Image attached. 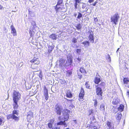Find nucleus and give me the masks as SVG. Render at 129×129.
Listing matches in <instances>:
<instances>
[{
  "mask_svg": "<svg viewBox=\"0 0 129 129\" xmlns=\"http://www.w3.org/2000/svg\"><path fill=\"white\" fill-rule=\"evenodd\" d=\"M18 111L14 109L13 111L12 114L13 115L16 114L18 116Z\"/></svg>",
  "mask_w": 129,
  "mask_h": 129,
  "instance_id": "obj_29",
  "label": "nucleus"
},
{
  "mask_svg": "<svg viewBox=\"0 0 129 129\" xmlns=\"http://www.w3.org/2000/svg\"><path fill=\"white\" fill-rule=\"evenodd\" d=\"M30 62L32 63L31 67L33 69H35L37 67L34 66L35 65H38L40 64V61L39 60L38 58L35 57H34L33 59L31 60Z\"/></svg>",
  "mask_w": 129,
  "mask_h": 129,
  "instance_id": "obj_3",
  "label": "nucleus"
},
{
  "mask_svg": "<svg viewBox=\"0 0 129 129\" xmlns=\"http://www.w3.org/2000/svg\"><path fill=\"white\" fill-rule=\"evenodd\" d=\"M78 77L80 79H81L82 78V75L81 74L78 73Z\"/></svg>",
  "mask_w": 129,
  "mask_h": 129,
  "instance_id": "obj_46",
  "label": "nucleus"
},
{
  "mask_svg": "<svg viewBox=\"0 0 129 129\" xmlns=\"http://www.w3.org/2000/svg\"><path fill=\"white\" fill-rule=\"evenodd\" d=\"M117 116L116 117V119L117 120L119 121L120 120L121 118L122 115L121 113H118L117 114Z\"/></svg>",
  "mask_w": 129,
  "mask_h": 129,
  "instance_id": "obj_26",
  "label": "nucleus"
},
{
  "mask_svg": "<svg viewBox=\"0 0 129 129\" xmlns=\"http://www.w3.org/2000/svg\"><path fill=\"white\" fill-rule=\"evenodd\" d=\"M80 71L81 73L84 74L87 73V72L83 67H81L80 69Z\"/></svg>",
  "mask_w": 129,
  "mask_h": 129,
  "instance_id": "obj_22",
  "label": "nucleus"
},
{
  "mask_svg": "<svg viewBox=\"0 0 129 129\" xmlns=\"http://www.w3.org/2000/svg\"><path fill=\"white\" fill-rule=\"evenodd\" d=\"M67 62L69 64V66L71 65L73 62V59L72 58L70 57L67 60Z\"/></svg>",
  "mask_w": 129,
  "mask_h": 129,
  "instance_id": "obj_23",
  "label": "nucleus"
},
{
  "mask_svg": "<svg viewBox=\"0 0 129 129\" xmlns=\"http://www.w3.org/2000/svg\"><path fill=\"white\" fill-rule=\"evenodd\" d=\"M77 15V14L76 13H75L74 14V16L75 17H76Z\"/></svg>",
  "mask_w": 129,
  "mask_h": 129,
  "instance_id": "obj_56",
  "label": "nucleus"
},
{
  "mask_svg": "<svg viewBox=\"0 0 129 129\" xmlns=\"http://www.w3.org/2000/svg\"><path fill=\"white\" fill-rule=\"evenodd\" d=\"M89 115L93 113V110L92 109L89 110H88Z\"/></svg>",
  "mask_w": 129,
  "mask_h": 129,
  "instance_id": "obj_40",
  "label": "nucleus"
},
{
  "mask_svg": "<svg viewBox=\"0 0 129 129\" xmlns=\"http://www.w3.org/2000/svg\"><path fill=\"white\" fill-rule=\"evenodd\" d=\"M109 58H110V56H109Z\"/></svg>",
  "mask_w": 129,
  "mask_h": 129,
  "instance_id": "obj_58",
  "label": "nucleus"
},
{
  "mask_svg": "<svg viewBox=\"0 0 129 129\" xmlns=\"http://www.w3.org/2000/svg\"><path fill=\"white\" fill-rule=\"evenodd\" d=\"M70 112V111L67 109H65L63 110V115L64 120V121H60L57 123V125H63L66 127L68 126V124L66 122V121H67L69 119V114Z\"/></svg>",
  "mask_w": 129,
  "mask_h": 129,
  "instance_id": "obj_1",
  "label": "nucleus"
},
{
  "mask_svg": "<svg viewBox=\"0 0 129 129\" xmlns=\"http://www.w3.org/2000/svg\"><path fill=\"white\" fill-rule=\"evenodd\" d=\"M64 110L63 109L61 106L57 104L55 106L54 110L56 114L57 115H60L62 113L63 114V111Z\"/></svg>",
  "mask_w": 129,
  "mask_h": 129,
  "instance_id": "obj_4",
  "label": "nucleus"
},
{
  "mask_svg": "<svg viewBox=\"0 0 129 129\" xmlns=\"http://www.w3.org/2000/svg\"><path fill=\"white\" fill-rule=\"evenodd\" d=\"M76 52L78 53H80L81 52V49H76Z\"/></svg>",
  "mask_w": 129,
  "mask_h": 129,
  "instance_id": "obj_47",
  "label": "nucleus"
},
{
  "mask_svg": "<svg viewBox=\"0 0 129 129\" xmlns=\"http://www.w3.org/2000/svg\"><path fill=\"white\" fill-rule=\"evenodd\" d=\"M58 118L59 120L60 121L61 120V116H59L58 117Z\"/></svg>",
  "mask_w": 129,
  "mask_h": 129,
  "instance_id": "obj_54",
  "label": "nucleus"
},
{
  "mask_svg": "<svg viewBox=\"0 0 129 129\" xmlns=\"http://www.w3.org/2000/svg\"><path fill=\"white\" fill-rule=\"evenodd\" d=\"M67 100V101L68 102L69 101H70L71 102H72V101H73V100H68V99H66Z\"/></svg>",
  "mask_w": 129,
  "mask_h": 129,
  "instance_id": "obj_53",
  "label": "nucleus"
},
{
  "mask_svg": "<svg viewBox=\"0 0 129 129\" xmlns=\"http://www.w3.org/2000/svg\"><path fill=\"white\" fill-rule=\"evenodd\" d=\"M54 120L52 119H51L50 120V122L48 124V127L50 129L52 128L53 124L52 123L54 122Z\"/></svg>",
  "mask_w": 129,
  "mask_h": 129,
  "instance_id": "obj_16",
  "label": "nucleus"
},
{
  "mask_svg": "<svg viewBox=\"0 0 129 129\" xmlns=\"http://www.w3.org/2000/svg\"><path fill=\"white\" fill-rule=\"evenodd\" d=\"M81 25H77L76 27L78 30H79L81 28Z\"/></svg>",
  "mask_w": 129,
  "mask_h": 129,
  "instance_id": "obj_45",
  "label": "nucleus"
},
{
  "mask_svg": "<svg viewBox=\"0 0 129 129\" xmlns=\"http://www.w3.org/2000/svg\"><path fill=\"white\" fill-rule=\"evenodd\" d=\"M44 96L45 100L47 101L49 97L48 93V90L46 87H44Z\"/></svg>",
  "mask_w": 129,
  "mask_h": 129,
  "instance_id": "obj_10",
  "label": "nucleus"
},
{
  "mask_svg": "<svg viewBox=\"0 0 129 129\" xmlns=\"http://www.w3.org/2000/svg\"><path fill=\"white\" fill-rule=\"evenodd\" d=\"M94 101V106L95 107H96L98 105V102L96 100H93Z\"/></svg>",
  "mask_w": 129,
  "mask_h": 129,
  "instance_id": "obj_37",
  "label": "nucleus"
},
{
  "mask_svg": "<svg viewBox=\"0 0 129 129\" xmlns=\"http://www.w3.org/2000/svg\"><path fill=\"white\" fill-rule=\"evenodd\" d=\"M94 0H88V2L90 3L93 2Z\"/></svg>",
  "mask_w": 129,
  "mask_h": 129,
  "instance_id": "obj_50",
  "label": "nucleus"
},
{
  "mask_svg": "<svg viewBox=\"0 0 129 129\" xmlns=\"http://www.w3.org/2000/svg\"><path fill=\"white\" fill-rule=\"evenodd\" d=\"M77 60L80 62L81 61V59L79 57H78L77 58Z\"/></svg>",
  "mask_w": 129,
  "mask_h": 129,
  "instance_id": "obj_51",
  "label": "nucleus"
},
{
  "mask_svg": "<svg viewBox=\"0 0 129 129\" xmlns=\"http://www.w3.org/2000/svg\"><path fill=\"white\" fill-rule=\"evenodd\" d=\"M17 101H13L14 103L13 104V108L14 109H17L18 108L19 106Z\"/></svg>",
  "mask_w": 129,
  "mask_h": 129,
  "instance_id": "obj_15",
  "label": "nucleus"
},
{
  "mask_svg": "<svg viewBox=\"0 0 129 129\" xmlns=\"http://www.w3.org/2000/svg\"><path fill=\"white\" fill-rule=\"evenodd\" d=\"M85 95V92L83 87L81 88L80 93L79 94L78 100L80 101H83L84 100V98Z\"/></svg>",
  "mask_w": 129,
  "mask_h": 129,
  "instance_id": "obj_7",
  "label": "nucleus"
},
{
  "mask_svg": "<svg viewBox=\"0 0 129 129\" xmlns=\"http://www.w3.org/2000/svg\"><path fill=\"white\" fill-rule=\"evenodd\" d=\"M82 44H83L85 47H87L90 46V44L88 41H86L83 42Z\"/></svg>",
  "mask_w": 129,
  "mask_h": 129,
  "instance_id": "obj_25",
  "label": "nucleus"
},
{
  "mask_svg": "<svg viewBox=\"0 0 129 129\" xmlns=\"http://www.w3.org/2000/svg\"><path fill=\"white\" fill-rule=\"evenodd\" d=\"M97 87L96 88V94L98 96V99L99 100H101L103 99L102 94L103 92L102 90L101 87H98L97 85Z\"/></svg>",
  "mask_w": 129,
  "mask_h": 129,
  "instance_id": "obj_5",
  "label": "nucleus"
},
{
  "mask_svg": "<svg viewBox=\"0 0 129 129\" xmlns=\"http://www.w3.org/2000/svg\"><path fill=\"white\" fill-rule=\"evenodd\" d=\"M49 37L53 40H56L57 38V36L55 34H53L50 35Z\"/></svg>",
  "mask_w": 129,
  "mask_h": 129,
  "instance_id": "obj_19",
  "label": "nucleus"
},
{
  "mask_svg": "<svg viewBox=\"0 0 129 129\" xmlns=\"http://www.w3.org/2000/svg\"><path fill=\"white\" fill-rule=\"evenodd\" d=\"M75 2L78 3V4L80 3L81 0H74Z\"/></svg>",
  "mask_w": 129,
  "mask_h": 129,
  "instance_id": "obj_48",
  "label": "nucleus"
},
{
  "mask_svg": "<svg viewBox=\"0 0 129 129\" xmlns=\"http://www.w3.org/2000/svg\"><path fill=\"white\" fill-rule=\"evenodd\" d=\"M105 106L103 104H101L100 106V110L104 112L105 111Z\"/></svg>",
  "mask_w": 129,
  "mask_h": 129,
  "instance_id": "obj_21",
  "label": "nucleus"
},
{
  "mask_svg": "<svg viewBox=\"0 0 129 129\" xmlns=\"http://www.w3.org/2000/svg\"><path fill=\"white\" fill-rule=\"evenodd\" d=\"M60 82L61 84H65L66 82V81L60 79Z\"/></svg>",
  "mask_w": 129,
  "mask_h": 129,
  "instance_id": "obj_41",
  "label": "nucleus"
},
{
  "mask_svg": "<svg viewBox=\"0 0 129 129\" xmlns=\"http://www.w3.org/2000/svg\"><path fill=\"white\" fill-rule=\"evenodd\" d=\"M59 66H60L62 67V65L64 64V63L65 62V59H60L59 60Z\"/></svg>",
  "mask_w": 129,
  "mask_h": 129,
  "instance_id": "obj_18",
  "label": "nucleus"
},
{
  "mask_svg": "<svg viewBox=\"0 0 129 129\" xmlns=\"http://www.w3.org/2000/svg\"><path fill=\"white\" fill-rule=\"evenodd\" d=\"M4 118H0V125H1L3 124L4 122L3 121V119Z\"/></svg>",
  "mask_w": 129,
  "mask_h": 129,
  "instance_id": "obj_35",
  "label": "nucleus"
},
{
  "mask_svg": "<svg viewBox=\"0 0 129 129\" xmlns=\"http://www.w3.org/2000/svg\"><path fill=\"white\" fill-rule=\"evenodd\" d=\"M97 2H95L94 3L92 4V5L93 6H95Z\"/></svg>",
  "mask_w": 129,
  "mask_h": 129,
  "instance_id": "obj_52",
  "label": "nucleus"
},
{
  "mask_svg": "<svg viewBox=\"0 0 129 129\" xmlns=\"http://www.w3.org/2000/svg\"><path fill=\"white\" fill-rule=\"evenodd\" d=\"M98 22V20L97 18H94L93 22L95 24H99Z\"/></svg>",
  "mask_w": 129,
  "mask_h": 129,
  "instance_id": "obj_33",
  "label": "nucleus"
},
{
  "mask_svg": "<svg viewBox=\"0 0 129 129\" xmlns=\"http://www.w3.org/2000/svg\"><path fill=\"white\" fill-rule=\"evenodd\" d=\"M128 87L129 88V86H128Z\"/></svg>",
  "mask_w": 129,
  "mask_h": 129,
  "instance_id": "obj_57",
  "label": "nucleus"
},
{
  "mask_svg": "<svg viewBox=\"0 0 129 129\" xmlns=\"http://www.w3.org/2000/svg\"><path fill=\"white\" fill-rule=\"evenodd\" d=\"M13 114H9L7 115V119H9L12 118Z\"/></svg>",
  "mask_w": 129,
  "mask_h": 129,
  "instance_id": "obj_34",
  "label": "nucleus"
},
{
  "mask_svg": "<svg viewBox=\"0 0 129 129\" xmlns=\"http://www.w3.org/2000/svg\"><path fill=\"white\" fill-rule=\"evenodd\" d=\"M66 97L69 98H71L73 96L71 92L69 90L67 91L66 93Z\"/></svg>",
  "mask_w": 129,
  "mask_h": 129,
  "instance_id": "obj_13",
  "label": "nucleus"
},
{
  "mask_svg": "<svg viewBox=\"0 0 129 129\" xmlns=\"http://www.w3.org/2000/svg\"><path fill=\"white\" fill-rule=\"evenodd\" d=\"M88 33L89 34L88 37L89 40L90 42L93 43L94 42L93 31L90 30L88 31Z\"/></svg>",
  "mask_w": 129,
  "mask_h": 129,
  "instance_id": "obj_8",
  "label": "nucleus"
},
{
  "mask_svg": "<svg viewBox=\"0 0 129 129\" xmlns=\"http://www.w3.org/2000/svg\"><path fill=\"white\" fill-rule=\"evenodd\" d=\"M48 51L49 53H50L52 51L54 47L51 46H48Z\"/></svg>",
  "mask_w": 129,
  "mask_h": 129,
  "instance_id": "obj_27",
  "label": "nucleus"
},
{
  "mask_svg": "<svg viewBox=\"0 0 129 129\" xmlns=\"http://www.w3.org/2000/svg\"><path fill=\"white\" fill-rule=\"evenodd\" d=\"M33 113L31 111H29L27 113V120L29 121L33 117Z\"/></svg>",
  "mask_w": 129,
  "mask_h": 129,
  "instance_id": "obj_11",
  "label": "nucleus"
},
{
  "mask_svg": "<svg viewBox=\"0 0 129 129\" xmlns=\"http://www.w3.org/2000/svg\"><path fill=\"white\" fill-rule=\"evenodd\" d=\"M30 12V11H29V13Z\"/></svg>",
  "mask_w": 129,
  "mask_h": 129,
  "instance_id": "obj_59",
  "label": "nucleus"
},
{
  "mask_svg": "<svg viewBox=\"0 0 129 129\" xmlns=\"http://www.w3.org/2000/svg\"><path fill=\"white\" fill-rule=\"evenodd\" d=\"M52 129H60V127L58 126L55 125Z\"/></svg>",
  "mask_w": 129,
  "mask_h": 129,
  "instance_id": "obj_39",
  "label": "nucleus"
},
{
  "mask_svg": "<svg viewBox=\"0 0 129 129\" xmlns=\"http://www.w3.org/2000/svg\"><path fill=\"white\" fill-rule=\"evenodd\" d=\"M88 82H86L85 84L86 87L87 88H90V86L89 84H88Z\"/></svg>",
  "mask_w": 129,
  "mask_h": 129,
  "instance_id": "obj_36",
  "label": "nucleus"
},
{
  "mask_svg": "<svg viewBox=\"0 0 129 129\" xmlns=\"http://www.w3.org/2000/svg\"><path fill=\"white\" fill-rule=\"evenodd\" d=\"M21 95L18 91L14 90L13 93L12 98L13 101H17L21 99Z\"/></svg>",
  "mask_w": 129,
  "mask_h": 129,
  "instance_id": "obj_2",
  "label": "nucleus"
},
{
  "mask_svg": "<svg viewBox=\"0 0 129 129\" xmlns=\"http://www.w3.org/2000/svg\"><path fill=\"white\" fill-rule=\"evenodd\" d=\"M111 122H110L108 121H107L106 124L107 125V126H108L109 128L111 127Z\"/></svg>",
  "mask_w": 129,
  "mask_h": 129,
  "instance_id": "obj_32",
  "label": "nucleus"
},
{
  "mask_svg": "<svg viewBox=\"0 0 129 129\" xmlns=\"http://www.w3.org/2000/svg\"><path fill=\"white\" fill-rule=\"evenodd\" d=\"M101 80L100 78L95 77L94 78V83L97 84H99V83L101 82Z\"/></svg>",
  "mask_w": 129,
  "mask_h": 129,
  "instance_id": "obj_14",
  "label": "nucleus"
},
{
  "mask_svg": "<svg viewBox=\"0 0 129 129\" xmlns=\"http://www.w3.org/2000/svg\"><path fill=\"white\" fill-rule=\"evenodd\" d=\"M11 33L13 34V36H16L17 35L16 31L13 25H12L11 26Z\"/></svg>",
  "mask_w": 129,
  "mask_h": 129,
  "instance_id": "obj_12",
  "label": "nucleus"
},
{
  "mask_svg": "<svg viewBox=\"0 0 129 129\" xmlns=\"http://www.w3.org/2000/svg\"><path fill=\"white\" fill-rule=\"evenodd\" d=\"M39 76L40 78V79L42 80V79L43 76L42 74V72L41 71L40 72Z\"/></svg>",
  "mask_w": 129,
  "mask_h": 129,
  "instance_id": "obj_44",
  "label": "nucleus"
},
{
  "mask_svg": "<svg viewBox=\"0 0 129 129\" xmlns=\"http://www.w3.org/2000/svg\"><path fill=\"white\" fill-rule=\"evenodd\" d=\"M105 85V83L104 82H101L98 85L100 86L99 87H101V88H104Z\"/></svg>",
  "mask_w": 129,
  "mask_h": 129,
  "instance_id": "obj_24",
  "label": "nucleus"
},
{
  "mask_svg": "<svg viewBox=\"0 0 129 129\" xmlns=\"http://www.w3.org/2000/svg\"><path fill=\"white\" fill-rule=\"evenodd\" d=\"M82 14L80 13H78V16L77 17V18L78 19H80L81 17H82Z\"/></svg>",
  "mask_w": 129,
  "mask_h": 129,
  "instance_id": "obj_43",
  "label": "nucleus"
},
{
  "mask_svg": "<svg viewBox=\"0 0 129 129\" xmlns=\"http://www.w3.org/2000/svg\"><path fill=\"white\" fill-rule=\"evenodd\" d=\"M66 75L69 76H71L72 74V72L69 70H68L66 72Z\"/></svg>",
  "mask_w": 129,
  "mask_h": 129,
  "instance_id": "obj_30",
  "label": "nucleus"
},
{
  "mask_svg": "<svg viewBox=\"0 0 129 129\" xmlns=\"http://www.w3.org/2000/svg\"><path fill=\"white\" fill-rule=\"evenodd\" d=\"M124 84H127L129 82V79L128 78H124L123 79Z\"/></svg>",
  "mask_w": 129,
  "mask_h": 129,
  "instance_id": "obj_20",
  "label": "nucleus"
},
{
  "mask_svg": "<svg viewBox=\"0 0 129 129\" xmlns=\"http://www.w3.org/2000/svg\"><path fill=\"white\" fill-rule=\"evenodd\" d=\"M124 109V106L123 105L121 104L119 107L117 109L118 111L122 112L123 111Z\"/></svg>",
  "mask_w": 129,
  "mask_h": 129,
  "instance_id": "obj_17",
  "label": "nucleus"
},
{
  "mask_svg": "<svg viewBox=\"0 0 129 129\" xmlns=\"http://www.w3.org/2000/svg\"><path fill=\"white\" fill-rule=\"evenodd\" d=\"M29 33L30 34V37H33L35 34V32L34 31H32L31 30L29 31Z\"/></svg>",
  "mask_w": 129,
  "mask_h": 129,
  "instance_id": "obj_31",
  "label": "nucleus"
},
{
  "mask_svg": "<svg viewBox=\"0 0 129 129\" xmlns=\"http://www.w3.org/2000/svg\"><path fill=\"white\" fill-rule=\"evenodd\" d=\"M3 8V7L1 5H0V9H2Z\"/></svg>",
  "mask_w": 129,
  "mask_h": 129,
  "instance_id": "obj_55",
  "label": "nucleus"
},
{
  "mask_svg": "<svg viewBox=\"0 0 129 129\" xmlns=\"http://www.w3.org/2000/svg\"><path fill=\"white\" fill-rule=\"evenodd\" d=\"M62 2L63 0H58V1L57 4L56 5L55 8L56 12H58V10H59L61 9L60 7H58V6L60 5L62 3Z\"/></svg>",
  "mask_w": 129,
  "mask_h": 129,
  "instance_id": "obj_9",
  "label": "nucleus"
},
{
  "mask_svg": "<svg viewBox=\"0 0 129 129\" xmlns=\"http://www.w3.org/2000/svg\"><path fill=\"white\" fill-rule=\"evenodd\" d=\"M12 119L15 121H17L19 119L18 117L14 115H13Z\"/></svg>",
  "mask_w": 129,
  "mask_h": 129,
  "instance_id": "obj_28",
  "label": "nucleus"
},
{
  "mask_svg": "<svg viewBox=\"0 0 129 129\" xmlns=\"http://www.w3.org/2000/svg\"><path fill=\"white\" fill-rule=\"evenodd\" d=\"M112 103L113 105H116L118 104V103L115 100L112 101Z\"/></svg>",
  "mask_w": 129,
  "mask_h": 129,
  "instance_id": "obj_42",
  "label": "nucleus"
},
{
  "mask_svg": "<svg viewBox=\"0 0 129 129\" xmlns=\"http://www.w3.org/2000/svg\"><path fill=\"white\" fill-rule=\"evenodd\" d=\"M77 39L75 38H73L72 40V42L74 43H76L77 42Z\"/></svg>",
  "mask_w": 129,
  "mask_h": 129,
  "instance_id": "obj_38",
  "label": "nucleus"
},
{
  "mask_svg": "<svg viewBox=\"0 0 129 129\" xmlns=\"http://www.w3.org/2000/svg\"><path fill=\"white\" fill-rule=\"evenodd\" d=\"M119 16L118 13H116L111 18V22H113L115 24H116L118 22Z\"/></svg>",
  "mask_w": 129,
  "mask_h": 129,
  "instance_id": "obj_6",
  "label": "nucleus"
},
{
  "mask_svg": "<svg viewBox=\"0 0 129 129\" xmlns=\"http://www.w3.org/2000/svg\"><path fill=\"white\" fill-rule=\"evenodd\" d=\"M78 3H75L74 4V6L75 7V9H77V4Z\"/></svg>",
  "mask_w": 129,
  "mask_h": 129,
  "instance_id": "obj_49",
  "label": "nucleus"
}]
</instances>
